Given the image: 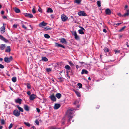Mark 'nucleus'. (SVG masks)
I'll list each match as a JSON object with an SVG mask.
<instances>
[{
  "mask_svg": "<svg viewBox=\"0 0 129 129\" xmlns=\"http://www.w3.org/2000/svg\"><path fill=\"white\" fill-rule=\"evenodd\" d=\"M74 109L73 108L69 109L67 110L66 112V115L67 116L68 118V122H70L71 120V119L73 118V116L71 115L74 113Z\"/></svg>",
  "mask_w": 129,
  "mask_h": 129,
  "instance_id": "1",
  "label": "nucleus"
},
{
  "mask_svg": "<svg viewBox=\"0 0 129 129\" xmlns=\"http://www.w3.org/2000/svg\"><path fill=\"white\" fill-rule=\"evenodd\" d=\"M4 61L7 63H9L13 60V57L12 56H10L9 58L7 57H6L4 59Z\"/></svg>",
  "mask_w": 129,
  "mask_h": 129,
  "instance_id": "2",
  "label": "nucleus"
},
{
  "mask_svg": "<svg viewBox=\"0 0 129 129\" xmlns=\"http://www.w3.org/2000/svg\"><path fill=\"white\" fill-rule=\"evenodd\" d=\"M13 113L16 116L18 117L20 115V111H18L16 109L13 111Z\"/></svg>",
  "mask_w": 129,
  "mask_h": 129,
  "instance_id": "3",
  "label": "nucleus"
},
{
  "mask_svg": "<svg viewBox=\"0 0 129 129\" xmlns=\"http://www.w3.org/2000/svg\"><path fill=\"white\" fill-rule=\"evenodd\" d=\"M5 26L6 24L4 23L3 26L1 28V32L2 34L4 33L5 31Z\"/></svg>",
  "mask_w": 129,
  "mask_h": 129,
  "instance_id": "4",
  "label": "nucleus"
},
{
  "mask_svg": "<svg viewBox=\"0 0 129 129\" xmlns=\"http://www.w3.org/2000/svg\"><path fill=\"white\" fill-rule=\"evenodd\" d=\"M78 14L79 16H87V14L83 11H81L78 13Z\"/></svg>",
  "mask_w": 129,
  "mask_h": 129,
  "instance_id": "5",
  "label": "nucleus"
},
{
  "mask_svg": "<svg viewBox=\"0 0 129 129\" xmlns=\"http://www.w3.org/2000/svg\"><path fill=\"white\" fill-rule=\"evenodd\" d=\"M61 18L62 21H65L68 18V17L64 14L61 15Z\"/></svg>",
  "mask_w": 129,
  "mask_h": 129,
  "instance_id": "6",
  "label": "nucleus"
},
{
  "mask_svg": "<svg viewBox=\"0 0 129 129\" xmlns=\"http://www.w3.org/2000/svg\"><path fill=\"white\" fill-rule=\"evenodd\" d=\"M74 38L76 40H80V38L79 36L77 35L76 31H74Z\"/></svg>",
  "mask_w": 129,
  "mask_h": 129,
  "instance_id": "7",
  "label": "nucleus"
},
{
  "mask_svg": "<svg viewBox=\"0 0 129 129\" xmlns=\"http://www.w3.org/2000/svg\"><path fill=\"white\" fill-rule=\"evenodd\" d=\"M24 16L26 17H29L30 18H32L33 17V15L30 13H24Z\"/></svg>",
  "mask_w": 129,
  "mask_h": 129,
  "instance_id": "8",
  "label": "nucleus"
},
{
  "mask_svg": "<svg viewBox=\"0 0 129 129\" xmlns=\"http://www.w3.org/2000/svg\"><path fill=\"white\" fill-rule=\"evenodd\" d=\"M47 24V23H45L44 21H43L39 24V26L40 27H42V26H46Z\"/></svg>",
  "mask_w": 129,
  "mask_h": 129,
  "instance_id": "9",
  "label": "nucleus"
},
{
  "mask_svg": "<svg viewBox=\"0 0 129 129\" xmlns=\"http://www.w3.org/2000/svg\"><path fill=\"white\" fill-rule=\"evenodd\" d=\"M51 100L53 101H55L56 100V99L54 96V94L53 93L50 96Z\"/></svg>",
  "mask_w": 129,
  "mask_h": 129,
  "instance_id": "10",
  "label": "nucleus"
},
{
  "mask_svg": "<svg viewBox=\"0 0 129 129\" xmlns=\"http://www.w3.org/2000/svg\"><path fill=\"white\" fill-rule=\"evenodd\" d=\"M105 12L106 14L108 15H110L111 13V10L109 9L108 8L106 9L105 10Z\"/></svg>",
  "mask_w": 129,
  "mask_h": 129,
  "instance_id": "11",
  "label": "nucleus"
},
{
  "mask_svg": "<svg viewBox=\"0 0 129 129\" xmlns=\"http://www.w3.org/2000/svg\"><path fill=\"white\" fill-rule=\"evenodd\" d=\"M0 38L1 40H3L5 42H8V40L6 39L2 35H0Z\"/></svg>",
  "mask_w": 129,
  "mask_h": 129,
  "instance_id": "12",
  "label": "nucleus"
},
{
  "mask_svg": "<svg viewBox=\"0 0 129 129\" xmlns=\"http://www.w3.org/2000/svg\"><path fill=\"white\" fill-rule=\"evenodd\" d=\"M60 106V104H55L54 106V109L56 110Z\"/></svg>",
  "mask_w": 129,
  "mask_h": 129,
  "instance_id": "13",
  "label": "nucleus"
},
{
  "mask_svg": "<svg viewBox=\"0 0 129 129\" xmlns=\"http://www.w3.org/2000/svg\"><path fill=\"white\" fill-rule=\"evenodd\" d=\"M36 95L34 94H32L30 96L29 99L31 100H33L36 97Z\"/></svg>",
  "mask_w": 129,
  "mask_h": 129,
  "instance_id": "14",
  "label": "nucleus"
},
{
  "mask_svg": "<svg viewBox=\"0 0 129 129\" xmlns=\"http://www.w3.org/2000/svg\"><path fill=\"white\" fill-rule=\"evenodd\" d=\"M22 101V100L19 98H18L17 99L15 100V102L16 103H18L20 104H21Z\"/></svg>",
  "mask_w": 129,
  "mask_h": 129,
  "instance_id": "15",
  "label": "nucleus"
},
{
  "mask_svg": "<svg viewBox=\"0 0 129 129\" xmlns=\"http://www.w3.org/2000/svg\"><path fill=\"white\" fill-rule=\"evenodd\" d=\"M55 46L56 47H60L63 48H65V47L64 46L57 43H55Z\"/></svg>",
  "mask_w": 129,
  "mask_h": 129,
  "instance_id": "16",
  "label": "nucleus"
},
{
  "mask_svg": "<svg viewBox=\"0 0 129 129\" xmlns=\"http://www.w3.org/2000/svg\"><path fill=\"white\" fill-rule=\"evenodd\" d=\"M60 41L62 43H65L66 44L67 43V41L66 39L63 38H61L60 39Z\"/></svg>",
  "mask_w": 129,
  "mask_h": 129,
  "instance_id": "17",
  "label": "nucleus"
},
{
  "mask_svg": "<svg viewBox=\"0 0 129 129\" xmlns=\"http://www.w3.org/2000/svg\"><path fill=\"white\" fill-rule=\"evenodd\" d=\"M88 71L87 70L84 69L82 70V72H81V74H83L85 73L86 74H88Z\"/></svg>",
  "mask_w": 129,
  "mask_h": 129,
  "instance_id": "18",
  "label": "nucleus"
},
{
  "mask_svg": "<svg viewBox=\"0 0 129 129\" xmlns=\"http://www.w3.org/2000/svg\"><path fill=\"white\" fill-rule=\"evenodd\" d=\"M11 48L10 46H8L5 52H10L11 51Z\"/></svg>",
  "mask_w": 129,
  "mask_h": 129,
  "instance_id": "19",
  "label": "nucleus"
},
{
  "mask_svg": "<svg viewBox=\"0 0 129 129\" xmlns=\"http://www.w3.org/2000/svg\"><path fill=\"white\" fill-rule=\"evenodd\" d=\"M55 96L58 99H59L61 97V95L60 93H57L56 94Z\"/></svg>",
  "mask_w": 129,
  "mask_h": 129,
  "instance_id": "20",
  "label": "nucleus"
},
{
  "mask_svg": "<svg viewBox=\"0 0 129 129\" xmlns=\"http://www.w3.org/2000/svg\"><path fill=\"white\" fill-rule=\"evenodd\" d=\"M24 109L27 111H28L29 110V108L27 105H25L24 107Z\"/></svg>",
  "mask_w": 129,
  "mask_h": 129,
  "instance_id": "21",
  "label": "nucleus"
},
{
  "mask_svg": "<svg viewBox=\"0 0 129 129\" xmlns=\"http://www.w3.org/2000/svg\"><path fill=\"white\" fill-rule=\"evenodd\" d=\"M53 12V11L52 9L50 8H48L47 9V12L48 13H52Z\"/></svg>",
  "mask_w": 129,
  "mask_h": 129,
  "instance_id": "22",
  "label": "nucleus"
},
{
  "mask_svg": "<svg viewBox=\"0 0 129 129\" xmlns=\"http://www.w3.org/2000/svg\"><path fill=\"white\" fill-rule=\"evenodd\" d=\"M6 46L5 44H2L0 46V48L2 50H4L5 49Z\"/></svg>",
  "mask_w": 129,
  "mask_h": 129,
  "instance_id": "23",
  "label": "nucleus"
},
{
  "mask_svg": "<svg viewBox=\"0 0 129 129\" xmlns=\"http://www.w3.org/2000/svg\"><path fill=\"white\" fill-rule=\"evenodd\" d=\"M15 12L17 13H19L20 12V10L18 8H15L14 9Z\"/></svg>",
  "mask_w": 129,
  "mask_h": 129,
  "instance_id": "24",
  "label": "nucleus"
},
{
  "mask_svg": "<svg viewBox=\"0 0 129 129\" xmlns=\"http://www.w3.org/2000/svg\"><path fill=\"white\" fill-rule=\"evenodd\" d=\"M81 2V0H75L74 3H77V4H79Z\"/></svg>",
  "mask_w": 129,
  "mask_h": 129,
  "instance_id": "25",
  "label": "nucleus"
},
{
  "mask_svg": "<svg viewBox=\"0 0 129 129\" xmlns=\"http://www.w3.org/2000/svg\"><path fill=\"white\" fill-rule=\"evenodd\" d=\"M42 60L44 61H48V59L45 57H42Z\"/></svg>",
  "mask_w": 129,
  "mask_h": 129,
  "instance_id": "26",
  "label": "nucleus"
},
{
  "mask_svg": "<svg viewBox=\"0 0 129 129\" xmlns=\"http://www.w3.org/2000/svg\"><path fill=\"white\" fill-rule=\"evenodd\" d=\"M17 107L18 109L20 111L23 112V110L22 108L20 107L19 105L17 106Z\"/></svg>",
  "mask_w": 129,
  "mask_h": 129,
  "instance_id": "27",
  "label": "nucleus"
},
{
  "mask_svg": "<svg viewBox=\"0 0 129 129\" xmlns=\"http://www.w3.org/2000/svg\"><path fill=\"white\" fill-rule=\"evenodd\" d=\"M74 91L75 93L77 95L78 97H80V93L77 91L74 90Z\"/></svg>",
  "mask_w": 129,
  "mask_h": 129,
  "instance_id": "28",
  "label": "nucleus"
},
{
  "mask_svg": "<svg viewBox=\"0 0 129 129\" xmlns=\"http://www.w3.org/2000/svg\"><path fill=\"white\" fill-rule=\"evenodd\" d=\"M16 77H14L12 78V80L14 82H15L16 81Z\"/></svg>",
  "mask_w": 129,
  "mask_h": 129,
  "instance_id": "29",
  "label": "nucleus"
},
{
  "mask_svg": "<svg viewBox=\"0 0 129 129\" xmlns=\"http://www.w3.org/2000/svg\"><path fill=\"white\" fill-rule=\"evenodd\" d=\"M129 15V10H127V12L125 13L123 15L124 17H126V16H128Z\"/></svg>",
  "mask_w": 129,
  "mask_h": 129,
  "instance_id": "30",
  "label": "nucleus"
},
{
  "mask_svg": "<svg viewBox=\"0 0 129 129\" xmlns=\"http://www.w3.org/2000/svg\"><path fill=\"white\" fill-rule=\"evenodd\" d=\"M65 68L66 69H67L68 70H70L71 69V68L70 67V66L68 65L66 66H65Z\"/></svg>",
  "mask_w": 129,
  "mask_h": 129,
  "instance_id": "31",
  "label": "nucleus"
},
{
  "mask_svg": "<svg viewBox=\"0 0 129 129\" xmlns=\"http://www.w3.org/2000/svg\"><path fill=\"white\" fill-rule=\"evenodd\" d=\"M78 31L79 32V34H84V33L82 30L79 29L78 30Z\"/></svg>",
  "mask_w": 129,
  "mask_h": 129,
  "instance_id": "32",
  "label": "nucleus"
},
{
  "mask_svg": "<svg viewBox=\"0 0 129 129\" xmlns=\"http://www.w3.org/2000/svg\"><path fill=\"white\" fill-rule=\"evenodd\" d=\"M58 79L59 80V82H62L64 80V78L61 77L58 78Z\"/></svg>",
  "mask_w": 129,
  "mask_h": 129,
  "instance_id": "33",
  "label": "nucleus"
},
{
  "mask_svg": "<svg viewBox=\"0 0 129 129\" xmlns=\"http://www.w3.org/2000/svg\"><path fill=\"white\" fill-rule=\"evenodd\" d=\"M26 86L27 88L29 89L31 88V85L30 84L28 83H27L26 84Z\"/></svg>",
  "mask_w": 129,
  "mask_h": 129,
  "instance_id": "34",
  "label": "nucleus"
},
{
  "mask_svg": "<svg viewBox=\"0 0 129 129\" xmlns=\"http://www.w3.org/2000/svg\"><path fill=\"white\" fill-rule=\"evenodd\" d=\"M44 36L45 38L47 39L49 38L50 37V36L47 34H45L44 35Z\"/></svg>",
  "mask_w": 129,
  "mask_h": 129,
  "instance_id": "35",
  "label": "nucleus"
},
{
  "mask_svg": "<svg viewBox=\"0 0 129 129\" xmlns=\"http://www.w3.org/2000/svg\"><path fill=\"white\" fill-rule=\"evenodd\" d=\"M24 123L25 125L26 126L28 127H30V124L28 122H24Z\"/></svg>",
  "mask_w": 129,
  "mask_h": 129,
  "instance_id": "36",
  "label": "nucleus"
},
{
  "mask_svg": "<svg viewBox=\"0 0 129 129\" xmlns=\"http://www.w3.org/2000/svg\"><path fill=\"white\" fill-rule=\"evenodd\" d=\"M104 52H108L109 51V49L107 47H105L104 48Z\"/></svg>",
  "mask_w": 129,
  "mask_h": 129,
  "instance_id": "37",
  "label": "nucleus"
},
{
  "mask_svg": "<svg viewBox=\"0 0 129 129\" xmlns=\"http://www.w3.org/2000/svg\"><path fill=\"white\" fill-rule=\"evenodd\" d=\"M97 4L99 7H100L101 6V3L100 1H97Z\"/></svg>",
  "mask_w": 129,
  "mask_h": 129,
  "instance_id": "38",
  "label": "nucleus"
},
{
  "mask_svg": "<svg viewBox=\"0 0 129 129\" xmlns=\"http://www.w3.org/2000/svg\"><path fill=\"white\" fill-rule=\"evenodd\" d=\"M77 85L79 86V88H82V85L81 83H79Z\"/></svg>",
  "mask_w": 129,
  "mask_h": 129,
  "instance_id": "39",
  "label": "nucleus"
},
{
  "mask_svg": "<svg viewBox=\"0 0 129 129\" xmlns=\"http://www.w3.org/2000/svg\"><path fill=\"white\" fill-rule=\"evenodd\" d=\"M126 27V26H123V27L122 28L120 29L119 30V32H121L122 31H123V30Z\"/></svg>",
  "mask_w": 129,
  "mask_h": 129,
  "instance_id": "40",
  "label": "nucleus"
},
{
  "mask_svg": "<svg viewBox=\"0 0 129 129\" xmlns=\"http://www.w3.org/2000/svg\"><path fill=\"white\" fill-rule=\"evenodd\" d=\"M69 63L70 66H74V64L72 63L71 61H69Z\"/></svg>",
  "mask_w": 129,
  "mask_h": 129,
  "instance_id": "41",
  "label": "nucleus"
},
{
  "mask_svg": "<svg viewBox=\"0 0 129 129\" xmlns=\"http://www.w3.org/2000/svg\"><path fill=\"white\" fill-rule=\"evenodd\" d=\"M51 129H61L60 128H57L56 127L54 126H52L51 128Z\"/></svg>",
  "mask_w": 129,
  "mask_h": 129,
  "instance_id": "42",
  "label": "nucleus"
},
{
  "mask_svg": "<svg viewBox=\"0 0 129 129\" xmlns=\"http://www.w3.org/2000/svg\"><path fill=\"white\" fill-rule=\"evenodd\" d=\"M114 51L115 52V54L119 53L120 52V50H114Z\"/></svg>",
  "mask_w": 129,
  "mask_h": 129,
  "instance_id": "43",
  "label": "nucleus"
},
{
  "mask_svg": "<svg viewBox=\"0 0 129 129\" xmlns=\"http://www.w3.org/2000/svg\"><path fill=\"white\" fill-rule=\"evenodd\" d=\"M46 70L48 72H49L51 71V69L50 68H47L46 69Z\"/></svg>",
  "mask_w": 129,
  "mask_h": 129,
  "instance_id": "44",
  "label": "nucleus"
},
{
  "mask_svg": "<svg viewBox=\"0 0 129 129\" xmlns=\"http://www.w3.org/2000/svg\"><path fill=\"white\" fill-rule=\"evenodd\" d=\"M44 28L46 30H50L52 29V28L50 27H45Z\"/></svg>",
  "mask_w": 129,
  "mask_h": 129,
  "instance_id": "45",
  "label": "nucleus"
},
{
  "mask_svg": "<svg viewBox=\"0 0 129 129\" xmlns=\"http://www.w3.org/2000/svg\"><path fill=\"white\" fill-rule=\"evenodd\" d=\"M5 121L4 119H3L1 120V123L2 124H5Z\"/></svg>",
  "mask_w": 129,
  "mask_h": 129,
  "instance_id": "46",
  "label": "nucleus"
},
{
  "mask_svg": "<svg viewBox=\"0 0 129 129\" xmlns=\"http://www.w3.org/2000/svg\"><path fill=\"white\" fill-rule=\"evenodd\" d=\"M35 122L37 125H39V122L38 121V120H36L35 121Z\"/></svg>",
  "mask_w": 129,
  "mask_h": 129,
  "instance_id": "47",
  "label": "nucleus"
},
{
  "mask_svg": "<svg viewBox=\"0 0 129 129\" xmlns=\"http://www.w3.org/2000/svg\"><path fill=\"white\" fill-rule=\"evenodd\" d=\"M121 23H117V24H116L115 23H114V24H113V25H116L117 26H118L119 25H120L121 24Z\"/></svg>",
  "mask_w": 129,
  "mask_h": 129,
  "instance_id": "48",
  "label": "nucleus"
},
{
  "mask_svg": "<svg viewBox=\"0 0 129 129\" xmlns=\"http://www.w3.org/2000/svg\"><path fill=\"white\" fill-rule=\"evenodd\" d=\"M38 11L40 12H42V9L40 6H39V9H38Z\"/></svg>",
  "mask_w": 129,
  "mask_h": 129,
  "instance_id": "49",
  "label": "nucleus"
},
{
  "mask_svg": "<svg viewBox=\"0 0 129 129\" xmlns=\"http://www.w3.org/2000/svg\"><path fill=\"white\" fill-rule=\"evenodd\" d=\"M32 11L33 13L34 14H35L36 13V10L34 8H33Z\"/></svg>",
  "mask_w": 129,
  "mask_h": 129,
  "instance_id": "50",
  "label": "nucleus"
},
{
  "mask_svg": "<svg viewBox=\"0 0 129 129\" xmlns=\"http://www.w3.org/2000/svg\"><path fill=\"white\" fill-rule=\"evenodd\" d=\"M13 126V124L11 123L10 125L9 126L8 128L9 129H11Z\"/></svg>",
  "mask_w": 129,
  "mask_h": 129,
  "instance_id": "51",
  "label": "nucleus"
},
{
  "mask_svg": "<svg viewBox=\"0 0 129 129\" xmlns=\"http://www.w3.org/2000/svg\"><path fill=\"white\" fill-rule=\"evenodd\" d=\"M4 68V66L2 64H0V68L1 69H3Z\"/></svg>",
  "mask_w": 129,
  "mask_h": 129,
  "instance_id": "52",
  "label": "nucleus"
},
{
  "mask_svg": "<svg viewBox=\"0 0 129 129\" xmlns=\"http://www.w3.org/2000/svg\"><path fill=\"white\" fill-rule=\"evenodd\" d=\"M13 26L14 28H16L17 27V25L16 24H14Z\"/></svg>",
  "mask_w": 129,
  "mask_h": 129,
  "instance_id": "53",
  "label": "nucleus"
},
{
  "mask_svg": "<svg viewBox=\"0 0 129 129\" xmlns=\"http://www.w3.org/2000/svg\"><path fill=\"white\" fill-rule=\"evenodd\" d=\"M22 27L24 29H27V27L25 26V25L24 24H22Z\"/></svg>",
  "mask_w": 129,
  "mask_h": 129,
  "instance_id": "54",
  "label": "nucleus"
},
{
  "mask_svg": "<svg viewBox=\"0 0 129 129\" xmlns=\"http://www.w3.org/2000/svg\"><path fill=\"white\" fill-rule=\"evenodd\" d=\"M27 93L28 95H30L31 93H30V91H27Z\"/></svg>",
  "mask_w": 129,
  "mask_h": 129,
  "instance_id": "55",
  "label": "nucleus"
},
{
  "mask_svg": "<svg viewBox=\"0 0 129 129\" xmlns=\"http://www.w3.org/2000/svg\"><path fill=\"white\" fill-rule=\"evenodd\" d=\"M36 109H37V111L39 113L40 112V109L39 108H37Z\"/></svg>",
  "mask_w": 129,
  "mask_h": 129,
  "instance_id": "56",
  "label": "nucleus"
},
{
  "mask_svg": "<svg viewBox=\"0 0 129 129\" xmlns=\"http://www.w3.org/2000/svg\"><path fill=\"white\" fill-rule=\"evenodd\" d=\"M103 31L105 33H106L107 32V31L105 29H103Z\"/></svg>",
  "mask_w": 129,
  "mask_h": 129,
  "instance_id": "57",
  "label": "nucleus"
},
{
  "mask_svg": "<svg viewBox=\"0 0 129 129\" xmlns=\"http://www.w3.org/2000/svg\"><path fill=\"white\" fill-rule=\"evenodd\" d=\"M3 18L4 19L7 18V17L6 16H3Z\"/></svg>",
  "mask_w": 129,
  "mask_h": 129,
  "instance_id": "58",
  "label": "nucleus"
},
{
  "mask_svg": "<svg viewBox=\"0 0 129 129\" xmlns=\"http://www.w3.org/2000/svg\"><path fill=\"white\" fill-rule=\"evenodd\" d=\"M118 15L120 16V17H121L122 16H121V14L120 13H119L118 14Z\"/></svg>",
  "mask_w": 129,
  "mask_h": 129,
  "instance_id": "59",
  "label": "nucleus"
},
{
  "mask_svg": "<svg viewBox=\"0 0 129 129\" xmlns=\"http://www.w3.org/2000/svg\"><path fill=\"white\" fill-rule=\"evenodd\" d=\"M66 75H67V77H68L69 78H70V76H69V74H68V73H67Z\"/></svg>",
  "mask_w": 129,
  "mask_h": 129,
  "instance_id": "60",
  "label": "nucleus"
},
{
  "mask_svg": "<svg viewBox=\"0 0 129 129\" xmlns=\"http://www.w3.org/2000/svg\"><path fill=\"white\" fill-rule=\"evenodd\" d=\"M4 11H2L1 12V14H3L4 13Z\"/></svg>",
  "mask_w": 129,
  "mask_h": 129,
  "instance_id": "61",
  "label": "nucleus"
},
{
  "mask_svg": "<svg viewBox=\"0 0 129 129\" xmlns=\"http://www.w3.org/2000/svg\"><path fill=\"white\" fill-rule=\"evenodd\" d=\"M100 107V106L99 105H97L96 106V108L97 109H99V108Z\"/></svg>",
  "mask_w": 129,
  "mask_h": 129,
  "instance_id": "62",
  "label": "nucleus"
},
{
  "mask_svg": "<svg viewBox=\"0 0 129 129\" xmlns=\"http://www.w3.org/2000/svg\"><path fill=\"white\" fill-rule=\"evenodd\" d=\"M128 7V6L127 5H126L125 6V8L126 9Z\"/></svg>",
  "mask_w": 129,
  "mask_h": 129,
  "instance_id": "63",
  "label": "nucleus"
},
{
  "mask_svg": "<svg viewBox=\"0 0 129 129\" xmlns=\"http://www.w3.org/2000/svg\"><path fill=\"white\" fill-rule=\"evenodd\" d=\"M126 45L127 46V47H129V45H128V43L127 42H126Z\"/></svg>",
  "mask_w": 129,
  "mask_h": 129,
  "instance_id": "64",
  "label": "nucleus"
}]
</instances>
